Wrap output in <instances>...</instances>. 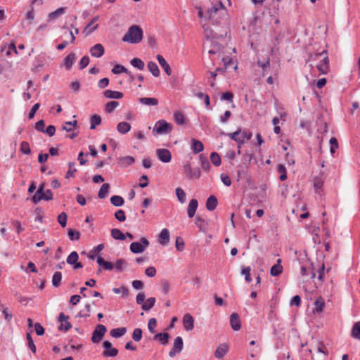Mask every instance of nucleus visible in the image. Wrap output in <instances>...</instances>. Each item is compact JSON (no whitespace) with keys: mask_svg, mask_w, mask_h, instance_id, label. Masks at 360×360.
Returning a JSON list of instances; mask_svg holds the SVG:
<instances>
[{"mask_svg":"<svg viewBox=\"0 0 360 360\" xmlns=\"http://www.w3.org/2000/svg\"><path fill=\"white\" fill-rule=\"evenodd\" d=\"M156 326L157 320L155 318L150 319L148 323V328L151 333H155Z\"/></svg>","mask_w":360,"mask_h":360,"instance_id":"338daca9","label":"nucleus"},{"mask_svg":"<svg viewBox=\"0 0 360 360\" xmlns=\"http://www.w3.org/2000/svg\"><path fill=\"white\" fill-rule=\"evenodd\" d=\"M103 347L104 351L102 354L105 357H114L118 354V349L112 347L111 342L108 340L103 342Z\"/></svg>","mask_w":360,"mask_h":360,"instance_id":"423d86ee","label":"nucleus"},{"mask_svg":"<svg viewBox=\"0 0 360 360\" xmlns=\"http://www.w3.org/2000/svg\"><path fill=\"white\" fill-rule=\"evenodd\" d=\"M184 347V342L181 337L178 336L174 339L172 348L169 352L170 357H174L176 354H179Z\"/></svg>","mask_w":360,"mask_h":360,"instance_id":"0eeeda50","label":"nucleus"},{"mask_svg":"<svg viewBox=\"0 0 360 360\" xmlns=\"http://www.w3.org/2000/svg\"><path fill=\"white\" fill-rule=\"evenodd\" d=\"M20 150L25 155H30L31 153V150L29 143L27 141H22L20 144Z\"/></svg>","mask_w":360,"mask_h":360,"instance_id":"e2e57ef3","label":"nucleus"},{"mask_svg":"<svg viewBox=\"0 0 360 360\" xmlns=\"http://www.w3.org/2000/svg\"><path fill=\"white\" fill-rule=\"evenodd\" d=\"M103 96L107 98L120 99L124 95L122 92L107 89L104 91Z\"/></svg>","mask_w":360,"mask_h":360,"instance_id":"aec40b11","label":"nucleus"},{"mask_svg":"<svg viewBox=\"0 0 360 360\" xmlns=\"http://www.w3.org/2000/svg\"><path fill=\"white\" fill-rule=\"evenodd\" d=\"M109 190H110V184H103L99 191H98V196L99 198L101 199H103L106 197L108 193L109 192Z\"/></svg>","mask_w":360,"mask_h":360,"instance_id":"c9c22d12","label":"nucleus"},{"mask_svg":"<svg viewBox=\"0 0 360 360\" xmlns=\"http://www.w3.org/2000/svg\"><path fill=\"white\" fill-rule=\"evenodd\" d=\"M158 242L162 245H167L169 242V232L168 229H163L158 236Z\"/></svg>","mask_w":360,"mask_h":360,"instance_id":"2eb2a0df","label":"nucleus"},{"mask_svg":"<svg viewBox=\"0 0 360 360\" xmlns=\"http://www.w3.org/2000/svg\"><path fill=\"white\" fill-rule=\"evenodd\" d=\"M198 206V202L196 199H192L190 200L188 208H187V213L188 216L190 218H192L194 217L196 210Z\"/></svg>","mask_w":360,"mask_h":360,"instance_id":"f3484780","label":"nucleus"},{"mask_svg":"<svg viewBox=\"0 0 360 360\" xmlns=\"http://www.w3.org/2000/svg\"><path fill=\"white\" fill-rule=\"evenodd\" d=\"M218 12H226L225 7L221 1H219L217 5L212 6V7L208 8L205 13H204L202 8L200 7L198 8V16L200 18H205L207 20H212Z\"/></svg>","mask_w":360,"mask_h":360,"instance_id":"f03ea898","label":"nucleus"},{"mask_svg":"<svg viewBox=\"0 0 360 360\" xmlns=\"http://www.w3.org/2000/svg\"><path fill=\"white\" fill-rule=\"evenodd\" d=\"M148 70L154 77H158L160 75V70L157 64L153 61H150L147 65Z\"/></svg>","mask_w":360,"mask_h":360,"instance_id":"7c9ffc66","label":"nucleus"},{"mask_svg":"<svg viewBox=\"0 0 360 360\" xmlns=\"http://www.w3.org/2000/svg\"><path fill=\"white\" fill-rule=\"evenodd\" d=\"M76 59L75 53H70L63 60L64 65L67 70H70Z\"/></svg>","mask_w":360,"mask_h":360,"instance_id":"412c9836","label":"nucleus"},{"mask_svg":"<svg viewBox=\"0 0 360 360\" xmlns=\"http://www.w3.org/2000/svg\"><path fill=\"white\" fill-rule=\"evenodd\" d=\"M139 103L146 105H158V100L155 98L143 97L139 99Z\"/></svg>","mask_w":360,"mask_h":360,"instance_id":"c756f323","label":"nucleus"},{"mask_svg":"<svg viewBox=\"0 0 360 360\" xmlns=\"http://www.w3.org/2000/svg\"><path fill=\"white\" fill-rule=\"evenodd\" d=\"M174 119L177 124L181 125L185 122V117L184 114L180 111H176L174 113Z\"/></svg>","mask_w":360,"mask_h":360,"instance_id":"a18cd8bd","label":"nucleus"},{"mask_svg":"<svg viewBox=\"0 0 360 360\" xmlns=\"http://www.w3.org/2000/svg\"><path fill=\"white\" fill-rule=\"evenodd\" d=\"M61 280H62L61 272H60V271L55 272L52 277V285L55 288H58L60 285Z\"/></svg>","mask_w":360,"mask_h":360,"instance_id":"a19ab883","label":"nucleus"},{"mask_svg":"<svg viewBox=\"0 0 360 360\" xmlns=\"http://www.w3.org/2000/svg\"><path fill=\"white\" fill-rule=\"evenodd\" d=\"M351 335L353 338L360 340V321L353 325Z\"/></svg>","mask_w":360,"mask_h":360,"instance_id":"79ce46f5","label":"nucleus"},{"mask_svg":"<svg viewBox=\"0 0 360 360\" xmlns=\"http://www.w3.org/2000/svg\"><path fill=\"white\" fill-rule=\"evenodd\" d=\"M191 149L195 154L199 153L204 150V146L200 141L193 139Z\"/></svg>","mask_w":360,"mask_h":360,"instance_id":"bb28decb","label":"nucleus"},{"mask_svg":"<svg viewBox=\"0 0 360 360\" xmlns=\"http://www.w3.org/2000/svg\"><path fill=\"white\" fill-rule=\"evenodd\" d=\"M325 304H326L324 300L321 297H319L314 302L315 308L313 310V312H321L325 307Z\"/></svg>","mask_w":360,"mask_h":360,"instance_id":"4c0bfd02","label":"nucleus"},{"mask_svg":"<svg viewBox=\"0 0 360 360\" xmlns=\"http://www.w3.org/2000/svg\"><path fill=\"white\" fill-rule=\"evenodd\" d=\"M218 205L217 198L214 195H210L206 201L205 207L208 211H213Z\"/></svg>","mask_w":360,"mask_h":360,"instance_id":"a211bd4d","label":"nucleus"},{"mask_svg":"<svg viewBox=\"0 0 360 360\" xmlns=\"http://www.w3.org/2000/svg\"><path fill=\"white\" fill-rule=\"evenodd\" d=\"M127 262L124 259H118L115 264V267L119 272H122L123 271V266H126Z\"/></svg>","mask_w":360,"mask_h":360,"instance_id":"69168bd1","label":"nucleus"},{"mask_svg":"<svg viewBox=\"0 0 360 360\" xmlns=\"http://www.w3.org/2000/svg\"><path fill=\"white\" fill-rule=\"evenodd\" d=\"M79 259L78 254L76 251L72 252L67 258V263L72 265L74 264L76 262H77Z\"/></svg>","mask_w":360,"mask_h":360,"instance_id":"6e6d98bb","label":"nucleus"},{"mask_svg":"<svg viewBox=\"0 0 360 360\" xmlns=\"http://www.w3.org/2000/svg\"><path fill=\"white\" fill-rule=\"evenodd\" d=\"M117 129L120 134H125L130 131L131 125L128 122H121L118 123Z\"/></svg>","mask_w":360,"mask_h":360,"instance_id":"c85d7f7f","label":"nucleus"},{"mask_svg":"<svg viewBox=\"0 0 360 360\" xmlns=\"http://www.w3.org/2000/svg\"><path fill=\"white\" fill-rule=\"evenodd\" d=\"M277 172L281 174L279 179L281 181H285L287 179L286 168L283 165L279 164L277 167Z\"/></svg>","mask_w":360,"mask_h":360,"instance_id":"09e8293b","label":"nucleus"},{"mask_svg":"<svg viewBox=\"0 0 360 360\" xmlns=\"http://www.w3.org/2000/svg\"><path fill=\"white\" fill-rule=\"evenodd\" d=\"M281 259H278L277 263L273 265L270 270L272 276H278L283 272V266L281 265Z\"/></svg>","mask_w":360,"mask_h":360,"instance_id":"4be33fe9","label":"nucleus"},{"mask_svg":"<svg viewBox=\"0 0 360 360\" xmlns=\"http://www.w3.org/2000/svg\"><path fill=\"white\" fill-rule=\"evenodd\" d=\"M176 195L181 203H184L186 200V195L184 190L181 188H176Z\"/></svg>","mask_w":360,"mask_h":360,"instance_id":"3c124183","label":"nucleus"},{"mask_svg":"<svg viewBox=\"0 0 360 360\" xmlns=\"http://www.w3.org/2000/svg\"><path fill=\"white\" fill-rule=\"evenodd\" d=\"M127 333V328L120 327L110 330V334L112 338H119Z\"/></svg>","mask_w":360,"mask_h":360,"instance_id":"cd10ccee","label":"nucleus"},{"mask_svg":"<svg viewBox=\"0 0 360 360\" xmlns=\"http://www.w3.org/2000/svg\"><path fill=\"white\" fill-rule=\"evenodd\" d=\"M65 8L61 7L56 9L55 11L51 12L49 14V20H55L57 19L60 15L64 13Z\"/></svg>","mask_w":360,"mask_h":360,"instance_id":"37998d69","label":"nucleus"},{"mask_svg":"<svg viewBox=\"0 0 360 360\" xmlns=\"http://www.w3.org/2000/svg\"><path fill=\"white\" fill-rule=\"evenodd\" d=\"M107 331V328L104 325L98 324L96 326L91 336V341L93 343H98L104 336Z\"/></svg>","mask_w":360,"mask_h":360,"instance_id":"39448f33","label":"nucleus"},{"mask_svg":"<svg viewBox=\"0 0 360 360\" xmlns=\"http://www.w3.org/2000/svg\"><path fill=\"white\" fill-rule=\"evenodd\" d=\"M119 105V103L117 101H110L105 104V110L108 113H111L114 111V110Z\"/></svg>","mask_w":360,"mask_h":360,"instance_id":"de8ad7c7","label":"nucleus"},{"mask_svg":"<svg viewBox=\"0 0 360 360\" xmlns=\"http://www.w3.org/2000/svg\"><path fill=\"white\" fill-rule=\"evenodd\" d=\"M110 202L115 207H120L124 205V198L120 195H112L110 198Z\"/></svg>","mask_w":360,"mask_h":360,"instance_id":"58836bf2","label":"nucleus"},{"mask_svg":"<svg viewBox=\"0 0 360 360\" xmlns=\"http://www.w3.org/2000/svg\"><path fill=\"white\" fill-rule=\"evenodd\" d=\"M149 244L148 240L146 238L142 237L140 242L131 243L129 248L133 253L139 254L143 252Z\"/></svg>","mask_w":360,"mask_h":360,"instance_id":"20e7f679","label":"nucleus"},{"mask_svg":"<svg viewBox=\"0 0 360 360\" xmlns=\"http://www.w3.org/2000/svg\"><path fill=\"white\" fill-rule=\"evenodd\" d=\"M104 53V47L101 44H96L90 49V53L94 57L100 58Z\"/></svg>","mask_w":360,"mask_h":360,"instance_id":"4468645a","label":"nucleus"},{"mask_svg":"<svg viewBox=\"0 0 360 360\" xmlns=\"http://www.w3.org/2000/svg\"><path fill=\"white\" fill-rule=\"evenodd\" d=\"M241 130L239 129L233 133L227 134V136H229L232 140L236 141L240 145L243 143V139L238 136Z\"/></svg>","mask_w":360,"mask_h":360,"instance_id":"c03bdc74","label":"nucleus"},{"mask_svg":"<svg viewBox=\"0 0 360 360\" xmlns=\"http://www.w3.org/2000/svg\"><path fill=\"white\" fill-rule=\"evenodd\" d=\"M98 20V16H96L86 25L84 27V32H86V35L90 34L94 30H96L98 27V25H94V23Z\"/></svg>","mask_w":360,"mask_h":360,"instance_id":"6ab92c4d","label":"nucleus"},{"mask_svg":"<svg viewBox=\"0 0 360 360\" xmlns=\"http://www.w3.org/2000/svg\"><path fill=\"white\" fill-rule=\"evenodd\" d=\"M239 167L240 169L237 171V181L247 179L248 176V168L242 165H240Z\"/></svg>","mask_w":360,"mask_h":360,"instance_id":"2f4dec72","label":"nucleus"},{"mask_svg":"<svg viewBox=\"0 0 360 360\" xmlns=\"http://www.w3.org/2000/svg\"><path fill=\"white\" fill-rule=\"evenodd\" d=\"M101 123V117L100 115H94L91 117V127H90V129H94L96 128V126L98 125H100Z\"/></svg>","mask_w":360,"mask_h":360,"instance_id":"49530a36","label":"nucleus"},{"mask_svg":"<svg viewBox=\"0 0 360 360\" xmlns=\"http://www.w3.org/2000/svg\"><path fill=\"white\" fill-rule=\"evenodd\" d=\"M130 63L133 67L136 68L137 69H139L140 70H143L144 67H145L144 62L139 58H134L130 61Z\"/></svg>","mask_w":360,"mask_h":360,"instance_id":"ea45409f","label":"nucleus"},{"mask_svg":"<svg viewBox=\"0 0 360 360\" xmlns=\"http://www.w3.org/2000/svg\"><path fill=\"white\" fill-rule=\"evenodd\" d=\"M26 339L27 340V346L30 348V349L33 352L36 353V346L35 344L32 340V338L31 336L30 333H27L26 334Z\"/></svg>","mask_w":360,"mask_h":360,"instance_id":"5fc2aeb1","label":"nucleus"},{"mask_svg":"<svg viewBox=\"0 0 360 360\" xmlns=\"http://www.w3.org/2000/svg\"><path fill=\"white\" fill-rule=\"evenodd\" d=\"M195 223L196 226L198 227L199 230L200 231H202L204 233L207 232V223L205 221L204 219H202L200 216H197L195 219Z\"/></svg>","mask_w":360,"mask_h":360,"instance_id":"393cba45","label":"nucleus"},{"mask_svg":"<svg viewBox=\"0 0 360 360\" xmlns=\"http://www.w3.org/2000/svg\"><path fill=\"white\" fill-rule=\"evenodd\" d=\"M230 324L232 329L235 331H238L241 328L240 317L237 313H233L230 316Z\"/></svg>","mask_w":360,"mask_h":360,"instance_id":"ddd939ff","label":"nucleus"},{"mask_svg":"<svg viewBox=\"0 0 360 360\" xmlns=\"http://www.w3.org/2000/svg\"><path fill=\"white\" fill-rule=\"evenodd\" d=\"M143 38L142 29L136 25H131L122 37V41L131 44H138Z\"/></svg>","mask_w":360,"mask_h":360,"instance_id":"f257e3e1","label":"nucleus"},{"mask_svg":"<svg viewBox=\"0 0 360 360\" xmlns=\"http://www.w3.org/2000/svg\"><path fill=\"white\" fill-rule=\"evenodd\" d=\"M96 262L100 266H102L105 270H112L113 269L112 263L110 262L105 261L101 256H98L96 259Z\"/></svg>","mask_w":360,"mask_h":360,"instance_id":"a878e982","label":"nucleus"},{"mask_svg":"<svg viewBox=\"0 0 360 360\" xmlns=\"http://www.w3.org/2000/svg\"><path fill=\"white\" fill-rule=\"evenodd\" d=\"M158 158L164 163L169 162L172 160V154L168 149L158 148L155 150Z\"/></svg>","mask_w":360,"mask_h":360,"instance_id":"6e6552de","label":"nucleus"},{"mask_svg":"<svg viewBox=\"0 0 360 360\" xmlns=\"http://www.w3.org/2000/svg\"><path fill=\"white\" fill-rule=\"evenodd\" d=\"M194 95L199 98L200 99L203 100L207 107H209L210 105V96H208V94H205L202 92H197L194 93Z\"/></svg>","mask_w":360,"mask_h":360,"instance_id":"4d7b16f0","label":"nucleus"},{"mask_svg":"<svg viewBox=\"0 0 360 360\" xmlns=\"http://www.w3.org/2000/svg\"><path fill=\"white\" fill-rule=\"evenodd\" d=\"M252 158H253L252 153H244L243 155V166L248 168V167L252 160Z\"/></svg>","mask_w":360,"mask_h":360,"instance_id":"864d4df0","label":"nucleus"},{"mask_svg":"<svg viewBox=\"0 0 360 360\" xmlns=\"http://www.w3.org/2000/svg\"><path fill=\"white\" fill-rule=\"evenodd\" d=\"M169 335L167 333H159L155 335L153 339L158 340L162 345H166L169 342Z\"/></svg>","mask_w":360,"mask_h":360,"instance_id":"5701e85b","label":"nucleus"},{"mask_svg":"<svg viewBox=\"0 0 360 360\" xmlns=\"http://www.w3.org/2000/svg\"><path fill=\"white\" fill-rule=\"evenodd\" d=\"M156 58L158 60L160 66L164 69L165 73L168 76H170L172 75V69H171L169 65L167 63L165 59L163 58V56L158 54V55H157Z\"/></svg>","mask_w":360,"mask_h":360,"instance_id":"dca6fc26","label":"nucleus"},{"mask_svg":"<svg viewBox=\"0 0 360 360\" xmlns=\"http://www.w3.org/2000/svg\"><path fill=\"white\" fill-rule=\"evenodd\" d=\"M210 160L212 164L217 167H219L221 163V157L216 152H212L210 155Z\"/></svg>","mask_w":360,"mask_h":360,"instance_id":"8fccbe9b","label":"nucleus"},{"mask_svg":"<svg viewBox=\"0 0 360 360\" xmlns=\"http://www.w3.org/2000/svg\"><path fill=\"white\" fill-rule=\"evenodd\" d=\"M173 129L172 124L167 122L165 120L158 121L153 129V135L167 134H169Z\"/></svg>","mask_w":360,"mask_h":360,"instance_id":"7ed1b4c3","label":"nucleus"},{"mask_svg":"<svg viewBox=\"0 0 360 360\" xmlns=\"http://www.w3.org/2000/svg\"><path fill=\"white\" fill-rule=\"evenodd\" d=\"M41 200H44V193H41L39 191H36L34 195L32 198V201L34 204H37Z\"/></svg>","mask_w":360,"mask_h":360,"instance_id":"0e129e2a","label":"nucleus"},{"mask_svg":"<svg viewBox=\"0 0 360 360\" xmlns=\"http://www.w3.org/2000/svg\"><path fill=\"white\" fill-rule=\"evenodd\" d=\"M69 319L68 316L65 315L63 313H60L58 317V320L62 322L58 326L59 330L68 331L71 328V323L68 321Z\"/></svg>","mask_w":360,"mask_h":360,"instance_id":"9d476101","label":"nucleus"},{"mask_svg":"<svg viewBox=\"0 0 360 360\" xmlns=\"http://www.w3.org/2000/svg\"><path fill=\"white\" fill-rule=\"evenodd\" d=\"M67 219L68 215L65 212H61L58 216V222L60 224L62 227H65L67 225Z\"/></svg>","mask_w":360,"mask_h":360,"instance_id":"13d9d810","label":"nucleus"},{"mask_svg":"<svg viewBox=\"0 0 360 360\" xmlns=\"http://www.w3.org/2000/svg\"><path fill=\"white\" fill-rule=\"evenodd\" d=\"M119 163H122L124 166L133 165L135 159L131 156L121 157L117 159Z\"/></svg>","mask_w":360,"mask_h":360,"instance_id":"f704fd0d","label":"nucleus"},{"mask_svg":"<svg viewBox=\"0 0 360 360\" xmlns=\"http://www.w3.org/2000/svg\"><path fill=\"white\" fill-rule=\"evenodd\" d=\"M203 29H204V34L206 38L207 42L211 41L212 40L218 39L219 37H222V34H217L209 25H204Z\"/></svg>","mask_w":360,"mask_h":360,"instance_id":"1a4fd4ad","label":"nucleus"},{"mask_svg":"<svg viewBox=\"0 0 360 360\" xmlns=\"http://www.w3.org/2000/svg\"><path fill=\"white\" fill-rule=\"evenodd\" d=\"M183 326L186 331H191L194 328V319L190 314H186L183 317Z\"/></svg>","mask_w":360,"mask_h":360,"instance_id":"9b49d317","label":"nucleus"},{"mask_svg":"<svg viewBox=\"0 0 360 360\" xmlns=\"http://www.w3.org/2000/svg\"><path fill=\"white\" fill-rule=\"evenodd\" d=\"M115 217L120 222H123L126 220L125 213L122 210H118L115 213Z\"/></svg>","mask_w":360,"mask_h":360,"instance_id":"774afa93","label":"nucleus"},{"mask_svg":"<svg viewBox=\"0 0 360 360\" xmlns=\"http://www.w3.org/2000/svg\"><path fill=\"white\" fill-rule=\"evenodd\" d=\"M200 160L201 162V166H202V169L205 172H208L210 168V162H208V160H207V158H205L202 155H201L200 156Z\"/></svg>","mask_w":360,"mask_h":360,"instance_id":"680f3d73","label":"nucleus"},{"mask_svg":"<svg viewBox=\"0 0 360 360\" xmlns=\"http://www.w3.org/2000/svg\"><path fill=\"white\" fill-rule=\"evenodd\" d=\"M112 72L115 75L125 73L127 72V69L123 65L117 64L112 69Z\"/></svg>","mask_w":360,"mask_h":360,"instance_id":"052dcab7","label":"nucleus"},{"mask_svg":"<svg viewBox=\"0 0 360 360\" xmlns=\"http://www.w3.org/2000/svg\"><path fill=\"white\" fill-rule=\"evenodd\" d=\"M228 352V346L226 344L220 345L214 352V356L217 359H221L224 357Z\"/></svg>","mask_w":360,"mask_h":360,"instance_id":"b1692460","label":"nucleus"},{"mask_svg":"<svg viewBox=\"0 0 360 360\" xmlns=\"http://www.w3.org/2000/svg\"><path fill=\"white\" fill-rule=\"evenodd\" d=\"M155 297L148 298L146 302L141 305V309L144 311H148L152 309L155 303Z\"/></svg>","mask_w":360,"mask_h":360,"instance_id":"473e14b6","label":"nucleus"},{"mask_svg":"<svg viewBox=\"0 0 360 360\" xmlns=\"http://www.w3.org/2000/svg\"><path fill=\"white\" fill-rule=\"evenodd\" d=\"M325 56H328V51L326 50H323L319 53H311L309 54V58L307 60V62L318 60L320 57L323 56V58Z\"/></svg>","mask_w":360,"mask_h":360,"instance_id":"e433bc0d","label":"nucleus"},{"mask_svg":"<svg viewBox=\"0 0 360 360\" xmlns=\"http://www.w3.org/2000/svg\"><path fill=\"white\" fill-rule=\"evenodd\" d=\"M142 330L139 328H135L132 333V338L134 341L139 342L142 338Z\"/></svg>","mask_w":360,"mask_h":360,"instance_id":"bf43d9fd","label":"nucleus"},{"mask_svg":"<svg viewBox=\"0 0 360 360\" xmlns=\"http://www.w3.org/2000/svg\"><path fill=\"white\" fill-rule=\"evenodd\" d=\"M111 236L115 240H124L126 238L125 234L118 229H112L111 230Z\"/></svg>","mask_w":360,"mask_h":360,"instance_id":"72a5a7b5","label":"nucleus"},{"mask_svg":"<svg viewBox=\"0 0 360 360\" xmlns=\"http://www.w3.org/2000/svg\"><path fill=\"white\" fill-rule=\"evenodd\" d=\"M316 68L320 74L326 75L329 71V58L328 56H325L321 63L316 65Z\"/></svg>","mask_w":360,"mask_h":360,"instance_id":"f8f14e48","label":"nucleus"},{"mask_svg":"<svg viewBox=\"0 0 360 360\" xmlns=\"http://www.w3.org/2000/svg\"><path fill=\"white\" fill-rule=\"evenodd\" d=\"M68 237L71 240H77L80 238V233L71 228L68 229Z\"/></svg>","mask_w":360,"mask_h":360,"instance_id":"603ef678","label":"nucleus"}]
</instances>
